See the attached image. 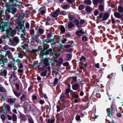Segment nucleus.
<instances>
[{"label":"nucleus","instance_id":"dca6fc26","mask_svg":"<svg viewBox=\"0 0 123 123\" xmlns=\"http://www.w3.org/2000/svg\"><path fill=\"white\" fill-rule=\"evenodd\" d=\"M10 15L6 14L5 15H3V17L4 18H1V19H3V20L6 21V20H8L10 18Z\"/></svg>","mask_w":123,"mask_h":123},{"label":"nucleus","instance_id":"4d7b16f0","mask_svg":"<svg viewBox=\"0 0 123 123\" xmlns=\"http://www.w3.org/2000/svg\"><path fill=\"white\" fill-rule=\"evenodd\" d=\"M71 47V46L70 44H67L64 46V48H68Z\"/></svg>","mask_w":123,"mask_h":123},{"label":"nucleus","instance_id":"0e129e2a","mask_svg":"<svg viewBox=\"0 0 123 123\" xmlns=\"http://www.w3.org/2000/svg\"><path fill=\"white\" fill-rule=\"evenodd\" d=\"M25 27L27 29H29L30 28V25L29 23H26Z\"/></svg>","mask_w":123,"mask_h":123},{"label":"nucleus","instance_id":"338daca9","mask_svg":"<svg viewBox=\"0 0 123 123\" xmlns=\"http://www.w3.org/2000/svg\"><path fill=\"white\" fill-rule=\"evenodd\" d=\"M1 117L3 121H5V117L4 115H2L1 116Z\"/></svg>","mask_w":123,"mask_h":123},{"label":"nucleus","instance_id":"1a4fd4ad","mask_svg":"<svg viewBox=\"0 0 123 123\" xmlns=\"http://www.w3.org/2000/svg\"><path fill=\"white\" fill-rule=\"evenodd\" d=\"M52 50V49L50 48L46 50L45 52H43L42 54L43 55H45L46 57H47L49 54H50L51 56V54L53 53Z\"/></svg>","mask_w":123,"mask_h":123},{"label":"nucleus","instance_id":"b1692460","mask_svg":"<svg viewBox=\"0 0 123 123\" xmlns=\"http://www.w3.org/2000/svg\"><path fill=\"white\" fill-rule=\"evenodd\" d=\"M72 22L74 23V24L76 25V26H78L79 24V20L77 18H75V20L73 21Z\"/></svg>","mask_w":123,"mask_h":123},{"label":"nucleus","instance_id":"e2e57ef3","mask_svg":"<svg viewBox=\"0 0 123 123\" xmlns=\"http://www.w3.org/2000/svg\"><path fill=\"white\" fill-rule=\"evenodd\" d=\"M116 73H112L110 74L107 77H110L109 76L110 75L111 76H115Z\"/></svg>","mask_w":123,"mask_h":123},{"label":"nucleus","instance_id":"3c124183","mask_svg":"<svg viewBox=\"0 0 123 123\" xmlns=\"http://www.w3.org/2000/svg\"><path fill=\"white\" fill-rule=\"evenodd\" d=\"M92 2L94 5H97L98 3V0H92Z\"/></svg>","mask_w":123,"mask_h":123},{"label":"nucleus","instance_id":"774afa93","mask_svg":"<svg viewBox=\"0 0 123 123\" xmlns=\"http://www.w3.org/2000/svg\"><path fill=\"white\" fill-rule=\"evenodd\" d=\"M65 98L68 97L69 95V94L65 93L64 94H62Z\"/></svg>","mask_w":123,"mask_h":123},{"label":"nucleus","instance_id":"9b49d317","mask_svg":"<svg viewBox=\"0 0 123 123\" xmlns=\"http://www.w3.org/2000/svg\"><path fill=\"white\" fill-rule=\"evenodd\" d=\"M84 32L82 29L80 30L79 31L77 30L75 32V34L79 36H81L82 35L84 34Z\"/></svg>","mask_w":123,"mask_h":123},{"label":"nucleus","instance_id":"4be33fe9","mask_svg":"<svg viewBox=\"0 0 123 123\" xmlns=\"http://www.w3.org/2000/svg\"><path fill=\"white\" fill-rule=\"evenodd\" d=\"M118 10L119 12L122 13L123 11V8L121 6H119L118 7Z\"/></svg>","mask_w":123,"mask_h":123},{"label":"nucleus","instance_id":"864d4df0","mask_svg":"<svg viewBox=\"0 0 123 123\" xmlns=\"http://www.w3.org/2000/svg\"><path fill=\"white\" fill-rule=\"evenodd\" d=\"M52 16L54 18L58 16V15L56 11L53 14Z\"/></svg>","mask_w":123,"mask_h":123},{"label":"nucleus","instance_id":"a211bd4d","mask_svg":"<svg viewBox=\"0 0 123 123\" xmlns=\"http://www.w3.org/2000/svg\"><path fill=\"white\" fill-rule=\"evenodd\" d=\"M24 23L25 21H20V22L18 23V25L19 26V27L20 29H22V28H21L23 26H24Z\"/></svg>","mask_w":123,"mask_h":123},{"label":"nucleus","instance_id":"2f4dec72","mask_svg":"<svg viewBox=\"0 0 123 123\" xmlns=\"http://www.w3.org/2000/svg\"><path fill=\"white\" fill-rule=\"evenodd\" d=\"M84 3L86 4L90 5L91 4V1L90 0H85Z\"/></svg>","mask_w":123,"mask_h":123},{"label":"nucleus","instance_id":"aec40b11","mask_svg":"<svg viewBox=\"0 0 123 123\" xmlns=\"http://www.w3.org/2000/svg\"><path fill=\"white\" fill-rule=\"evenodd\" d=\"M32 42H35L37 43L38 44L39 43L40 41L39 39H37L34 37H32Z\"/></svg>","mask_w":123,"mask_h":123},{"label":"nucleus","instance_id":"f257e3e1","mask_svg":"<svg viewBox=\"0 0 123 123\" xmlns=\"http://www.w3.org/2000/svg\"><path fill=\"white\" fill-rule=\"evenodd\" d=\"M20 0H3L6 7V11L14 14L17 9L14 7L19 6L21 3Z\"/></svg>","mask_w":123,"mask_h":123},{"label":"nucleus","instance_id":"423d86ee","mask_svg":"<svg viewBox=\"0 0 123 123\" xmlns=\"http://www.w3.org/2000/svg\"><path fill=\"white\" fill-rule=\"evenodd\" d=\"M114 15L116 18L120 19L121 20L123 21V13L120 14V12H115L114 13Z\"/></svg>","mask_w":123,"mask_h":123},{"label":"nucleus","instance_id":"0eeeda50","mask_svg":"<svg viewBox=\"0 0 123 123\" xmlns=\"http://www.w3.org/2000/svg\"><path fill=\"white\" fill-rule=\"evenodd\" d=\"M28 46V45L27 44H25L23 45H20L18 48L17 50L20 51H23V49L27 50Z\"/></svg>","mask_w":123,"mask_h":123},{"label":"nucleus","instance_id":"37998d69","mask_svg":"<svg viewBox=\"0 0 123 123\" xmlns=\"http://www.w3.org/2000/svg\"><path fill=\"white\" fill-rule=\"evenodd\" d=\"M75 16V15H71L69 17V18L70 19V20H72L74 18Z\"/></svg>","mask_w":123,"mask_h":123},{"label":"nucleus","instance_id":"09e8293b","mask_svg":"<svg viewBox=\"0 0 123 123\" xmlns=\"http://www.w3.org/2000/svg\"><path fill=\"white\" fill-rule=\"evenodd\" d=\"M64 96L62 94L60 96V100L62 101L65 98Z\"/></svg>","mask_w":123,"mask_h":123},{"label":"nucleus","instance_id":"c03bdc74","mask_svg":"<svg viewBox=\"0 0 123 123\" xmlns=\"http://www.w3.org/2000/svg\"><path fill=\"white\" fill-rule=\"evenodd\" d=\"M13 91L14 94L16 97H18L19 96H20V94L19 93L16 92L13 90Z\"/></svg>","mask_w":123,"mask_h":123},{"label":"nucleus","instance_id":"bf43d9fd","mask_svg":"<svg viewBox=\"0 0 123 123\" xmlns=\"http://www.w3.org/2000/svg\"><path fill=\"white\" fill-rule=\"evenodd\" d=\"M85 23V20L83 19H81L80 20V24L81 25H82L83 24Z\"/></svg>","mask_w":123,"mask_h":123},{"label":"nucleus","instance_id":"f704fd0d","mask_svg":"<svg viewBox=\"0 0 123 123\" xmlns=\"http://www.w3.org/2000/svg\"><path fill=\"white\" fill-rule=\"evenodd\" d=\"M5 26H0V29L1 30V31L4 32L6 31V30L5 29Z\"/></svg>","mask_w":123,"mask_h":123},{"label":"nucleus","instance_id":"79ce46f5","mask_svg":"<svg viewBox=\"0 0 123 123\" xmlns=\"http://www.w3.org/2000/svg\"><path fill=\"white\" fill-rule=\"evenodd\" d=\"M17 117L15 114H13L12 115V119L13 121H16L17 120Z\"/></svg>","mask_w":123,"mask_h":123},{"label":"nucleus","instance_id":"20e7f679","mask_svg":"<svg viewBox=\"0 0 123 123\" xmlns=\"http://www.w3.org/2000/svg\"><path fill=\"white\" fill-rule=\"evenodd\" d=\"M0 55L1 57V58L0 59V64H3L4 65L5 63H7V61L9 59H7L6 58V56L5 55H3L0 54Z\"/></svg>","mask_w":123,"mask_h":123},{"label":"nucleus","instance_id":"4c0bfd02","mask_svg":"<svg viewBox=\"0 0 123 123\" xmlns=\"http://www.w3.org/2000/svg\"><path fill=\"white\" fill-rule=\"evenodd\" d=\"M23 39H22V40H23L24 42H26L29 43V39L27 38H25V37H23Z\"/></svg>","mask_w":123,"mask_h":123},{"label":"nucleus","instance_id":"5701e85b","mask_svg":"<svg viewBox=\"0 0 123 123\" xmlns=\"http://www.w3.org/2000/svg\"><path fill=\"white\" fill-rule=\"evenodd\" d=\"M43 32L44 31L43 29L40 28H39L38 31V33L40 35H41L43 33Z\"/></svg>","mask_w":123,"mask_h":123},{"label":"nucleus","instance_id":"393cba45","mask_svg":"<svg viewBox=\"0 0 123 123\" xmlns=\"http://www.w3.org/2000/svg\"><path fill=\"white\" fill-rule=\"evenodd\" d=\"M88 38L86 37V35H83L82 37V40L83 41H87Z\"/></svg>","mask_w":123,"mask_h":123},{"label":"nucleus","instance_id":"f3484780","mask_svg":"<svg viewBox=\"0 0 123 123\" xmlns=\"http://www.w3.org/2000/svg\"><path fill=\"white\" fill-rule=\"evenodd\" d=\"M16 99L15 98H9L8 99L7 102L10 104L12 103L15 102Z\"/></svg>","mask_w":123,"mask_h":123},{"label":"nucleus","instance_id":"2eb2a0df","mask_svg":"<svg viewBox=\"0 0 123 123\" xmlns=\"http://www.w3.org/2000/svg\"><path fill=\"white\" fill-rule=\"evenodd\" d=\"M8 31L10 33L11 35L15 33H16V31L15 29H13L12 28H11L8 30Z\"/></svg>","mask_w":123,"mask_h":123},{"label":"nucleus","instance_id":"49530a36","mask_svg":"<svg viewBox=\"0 0 123 123\" xmlns=\"http://www.w3.org/2000/svg\"><path fill=\"white\" fill-rule=\"evenodd\" d=\"M30 33L31 35H34L35 33V31L33 29L30 30Z\"/></svg>","mask_w":123,"mask_h":123},{"label":"nucleus","instance_id":"8fccbe9b","mask_svg":"<svg viewBox=\"0 0 123 123\" xmlns=\"http://www.w3.org/2000/svg\"><path fill=\"white\" fill-rule=\"evenodd\" d=\"M47 72V70H46L44 72H42V75L43 76H45L46 75Z\"/></svg>","mask_w":123,"mask_h":123},{"label":"nucleus","instance_id":"a878e982","mask_svg":"<svg viewBox=\"0 0 123 123\" xmlns=\"http://www.w3.org/2000/svg\"><path fill=\"white\" fill-rule=\"evenodd\" d=\"M4 51H5V52L6 53L5 54V55L6 56H7L8 57H9L11 54V51L9 50H8L7 51L5 50Z\"/></svg>","mask_w":123,"mask_h":123},{"label":"nucleus","instance_id":"680f3d73","mask_svg":"<svg viewBox=\"0 0 123 123\" xmlns=\"http://www.w3.org/2000/svg\"><path fill=\"white\" fill-rule=\"evenodd\" d=\"M37 51V49H33L31 51V53H34L36 52Z\"/></svg>","mask_w":123,"mask_h":123},{"label":"nucleus","instance_id":"39448f33","mask_svg":"<svg viewBox=\"0 0 123 123\" xmlns=\"http://www.w3.org/2000/svg\"><path fill=\"white\" fill-rule=\"evenodd\" d=\"M53 53L51 54V56H53V57L54 59H57L60 56V54L57 52L54 48H53Z\"/></svg>","mask_w":123,"mask_h":123},{"label":"nucleus","instance_id":"5fc2aeb1","mask_svg":"<svg viewBox=\"0 0 123 123\" xmlns=\"http://www.w3.org/2000/svg\"><path fill=\"white\" fill-rule=\"evenodd\" d=\"M41 9V8L39 10L40 11L41 13L42 14V15H43L45 13V11L44 10H42L40 11V10Z\"/></svg>","mask_w":123,"mask_h":123},{"label":"nucleus","instance_id":"c85d7f7f","mask_svg":"<svg viewBox=\"0 0 123 123\" xmlns=\"http://www.w3.org/2000/svg\"><path fill=\"white\" fill-rule=\"evenodd\" d=\"M61 31L62 33H64L65 31V29L64 27L62 25H61L60 27Z\"/></svg>","mask_w":123,"mask_h":123},{"label":"nucleus","instance_id":"c756f323","mask_svg":"<svg viewBox=\"0 0 123 123\" xmlns=\"http://www.w3.org/2000/svg\"><path fill=\"white\" fill-rule=\"evenodd\" d=\"M70 6L69 5H65L62 7V8L64 9H67L69 8Z\"/></svg>","mask_w":123,"mask_h":123},{"label":"nucleus","instance_id":"ea45409f","mask_svg":"<svg viewBox=\"0 0 123 123\" xmlns=\"http://www.w3.org/2000/svg\"><path fill=\"white\" fill-rule=\"evenodd\" d=\"M99 12L98 10V9L95 10L94 12V14L95 16H97L98 13Z\"/></svg>","mask_w":123,"mask_h":123},{"label":"nucleus","instance_id":"412c9836","mask_svg":"<svg viewBox=\"0 0 123 123\" xmlns=\"http://www.w3.org/2000/svg\"><path fill=\"white\" fill-rule=\"evenodd\" d=\"M98 9L101 12H103L104 10V7L101 4L99 5Z\"/></svg>","mask_w":123,"mask_h":123},{"label":"nucleus","instance_id":"052dcab7","mask_svg":"<svg viewBox=\"0 0 123 123\" xmlns=\"http://www.w3.org/2000/svg\"><path fill=\"white\" fill-rule=\"evenodd\" d=\"M58 82V79L57 78H55L54 79V84L55 85Z\"/></svg>","mask_w":123,"mask_h":123},{"label":"nucleus","instance_id":"13d9d810","mask_svg":"<svg viewBox=\"0 0 123 123\" xmlns=\"http://www.w3.org/2000/svg\"><path fill=\"white\" fill-rule=\"evenodd\" d=\"M72 96L74 98H77L79 97L78 95L77 94H72Z\"/></svg>","mask_w":123,"mask_h":123},{"label":"nucleus","instance_id":"58836bf2","mask_svg":"<svg viewBox=\"0 0 123 123\" xmlns=\"http://www.w3.org/2000/svg\"><path fill=\"white\" fill-rule=\"evenodd\" d=\"M40 65H39L37 66V68L38 69H40L41 71H43L44 70V68L43 66L42 67H40Z\"/></svg>","mask_w":123,"mask_h":123},{"label":"nucleus","instance_id":"6e6d98bb","mask_svg":"<svg viewBox=\"0 0 123 123\" xmlns=\"http://www.w3.org/2000/svg\"><path fill=\"white\" fill-rule=\"evenodd\" d=\"M55 119H52L50 120L49 119L48 122V123H54L55 122Z\"/></svg>","mask_w":123,"mask_h":123},{"label":"nucleus","instance_id":"6ab92c4d","mask_svg":"<svg viewBox=\"0 0 123 123\" xmlns=\"http://www.w3.org/2000/svg\"><path fill=\"white\" fill-rule=\"evenodd\" d=\"M85 10L88 12H91L92 11V9L89 6H87L86 7Z\"/></svg>","mask_w":123,"mask_h":123},{"label":"nucleus","instance_id":"9d476101","mask_svg":"<svg viewBox=\"0 0 123 123\" xmlns=\"http://www.w3.org/2000/svg\"><path fill=\"white\" fill-rule=\"evenodd\" d=\"M110 14L108 12L105 13L103 15L102 19L101 20L104 21L106 20L109 17Z\"/></svg>","mask_w":123,"mask_h":123},{"label":"nucleus","instance_id":"69168bd1","mask_svg":"<svg viewBox=\"0 0 123 123\" xmlns=\"http://www.w3.org/2000/svg\"><path fill=\"white\" fill-rule=\"evenodd\" d=\"M28 120L30 123H34V122L33 120L31 118H29Z\"/></svg>","mask_w":123,"mask_h":123},{"label":"nucleus","instance_id":"de8ad7c7","mask_svg":"<svg viewBox=\"0 0 123 123\" xmlns=\"http://www.w3.org/2000/svg\"><path fill=\"white\" fill-rule=\"evenodd\" d=\"M107 111L108 115L109 116L111 117L112 116L111 112L108 109H107Z\"/></svg>","mask_w":123,"mask_h":123},{"label":"nucleus","instance_id":"e433bc0d","mask_svg":"<svg viewBox=\"0 0 123 123\" xmlns=\"http://www.w3.org/2000/svg\"><path fill=\"white\" fill-rule=\"evenodd\" d=\"M73 49L72 48H71L68 49H66V52H68L69 53H72L73 51Z\"/></svg>","mask_w":123,"mask_h":123},{"label":"nucleus","instance_id":"a19ab883","mask_svg":"<svg viewBox=\"0 0 123 123\" xmlns=\"http://www.w3.org/2000/svg\"><path fill=\"white\" fill-rule=\"evenodd\" d=\"M2 75L4 76H6L7 74V70H6L5 69L3 70L2 73Z\"/></svg>","mask_w":123,"mask_h":123},{"label":"nucleus","instance_id":"cd10ccee","mask_svg":"<svg viewBox=\"0 0 123 123\" xmlns=\"http://www.w3.org/2000/svg\"><path fill=\"white\" fill-rule=\"evenodd\" d=\"M74 26V25L71 22L69 23L68 25V28L69 29L72 28Z\"/></svg>","mask_w":123,"mask_h":123},{"label":"nucleus","instance_id":"72a5a7b5","mask_svg":"<svg viewBox=\"0 0 123 123\" xmlns=\"http://www.w3.org/2000/svg\"><path fill=\"white\" fill-rule=\"evenodd\" d=\"M103 13L102 12H100L99 15L98 16H97V18L101 19L103 17Z\"/></svg>","mask_w":123,"mask_h":123},{"label":"nucleus","instance_id":"7c9ffc66","mask_svg":"<svg viewBox=\"0 0 123 123\" xmlns=\"http://www.w3.org/2000/svg\"><path fill=\"white\" fill-rule=\"evenodd\" d=\"M85 8L84 6L83 5H80L78 7V9L79 10H81Z\"/></svg>","mask_w":123,"mask_h":123},{"label":"nucleus","instance_id":"4468645a","mask_svg":"<svg viewBox=\"0 0 123 123\" xmlns=\"http://www.w3.org/2000/svg\"><path fill=\"white\" fill-rule=\"evenodd\" d=\"M72 57V55L70 54H68L65 57V59L66 61H69L71 59Z\"/></svg>","mask_w":123,"mask_h":123},{"label":"nucleus","instance_id":"7ed1b4c3","mask_svg":"<svg viewBox=\"0 0 123 123\" xmlns=\"http://www.w3.org/2000/svg\"><path fill=\"white\" fill-rule=\"evenodd\" d=\"M20 42V39L18 37L15 36L12 39L9 40V44L11 45L15 46Z\"/></svg>","mask_w":123,"mask_h":123},{"label":"nucleus","instance_id":"6e6552de","mask_svg":"<svg viewBox=\"0 0 123 123\" xmlns=\"http://www.w3.org/2000/svg\"><path fill=\"white\" fill-rule=\"evenodd\" d=\"M55 38H54L53 39H48L43 40V44H45V42L46 44H48L49 43H51V42L55 41Z\"/></svg>","mask_w":123,"mask_h":123},{"label":"nucleus","instance_id":"bb28decb","mask_svg":"<svg viewBox=\"0 0 123 123\" xmlns=\"http://www.w3.org/2000/svg\"><path fill=\"white\" fill-rule=\"evenodd\" d=\"M79 86L78 84H75L72 86L73 89V90H76L79 87Z\"/></svg>","mask_w":123,"mask_h":123},{"label":"nucleus","instance_id":"c9c22d12","mask_svg":"<svg viewBox=\"0 0 123 123\" xmlns=\"http://www.w3.org/2000/svg\"><path fill=\"white\" fill-rule=\"evenodd\" d=\"M1 23L2 25H4L5 26H8L9 25V24L7 22H3L1 21Z\"/></svg>","mask_w":123,"mask_h":123},{"label":"nucleus","instance_id":"473e14b6","mask_svg":"<svg viewBox=\"0 0 123 123\" xmlns=\"http://www.w3.org/2000/svg\"><path fill=\"white\" fill-rule=\"evenodd\" d=\"M20 98L22 101H23L25 100V95L23 94Z\"/></svg>","mask_w":123,"mask_h":123},{"label":"nucleus","instance_id":"603ef678","mask_svg":"<svg viewBox=\"0 0 123 123\" xmlns=\"http://www.w3.org/2000/svg\"><path fill=\"white\" fill-rule=\"evenodd\" d=\"M52 36V34L49 33H48L47 35V39H49V38H50L51 36Z\"/></svg>","mask_w":123,"mask_h":123},{"label":"nucleus","instance_id":"f03ea898","mask_svg":"<svg viewBox=\"0 0 123 123\" xmlns=\"http://www.w3.org/2000/svg\"><path fill=\"white\" fill-rule=\"evenodd\" d=\"M52 58L49 57L45 58L43 60L41 59L40 63H42L43 67L44 68H46L47 66L50 65V63L52 62Z\"/></svg>","mask_w":123,"mask_h":123},{"label":"nucleus","instance_id":"f8f14e48","mask_svg":"<svg viewBox=\"0 0 123 123\" xmlns=\"http://www.w3.org/2000/svg\"><path fill=\"white\" fill-rule=\"evenodd\" d=\"M45 44H46V45L43 46V48L40 49V50L43 52H44L45 50H47L49 47V45L48 44H47L46 43H45Z\"/></svg>","mask_w":123,"mask_h":123},{"label":"nucleus","instance_id":"ddd939ff","mask_svg":"<svg viewBox=\"0 0 123 123\" xmlns=\"http://www.w3.org/2000/svg\"><path fill=\"white\" fill-rule=\"evenodd\" d=\"M63 60L62 58L60 57L58 60L57 61L58 64H56L55 66H60L63 63Z\"/></svg>","mask_w":123,"mask_h":123},{"label":"nucleus","instance_id":"a18cd8bd","mask_svg":"<svg viewBox=\"0 0 123 123\" xmlns=\"http://www.w3.org/2000/svg\"><path fill=\"white\" fill-rule=\"evenodd\" d=\"M63 65L64 66L68 67L69 66V63L68 62H66L64 63H63Z\"/></svg>","mask_w":123,"mask_h":123}]
</instances>
